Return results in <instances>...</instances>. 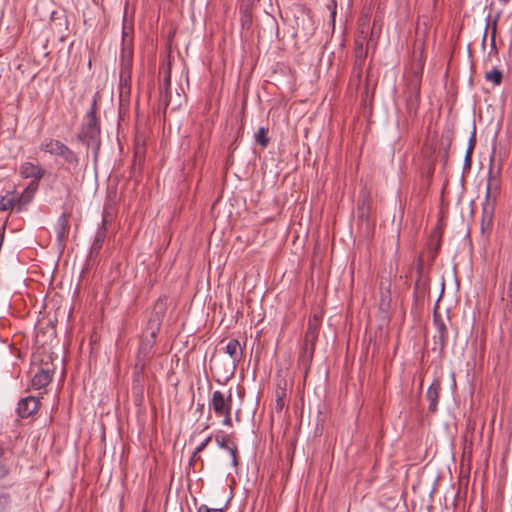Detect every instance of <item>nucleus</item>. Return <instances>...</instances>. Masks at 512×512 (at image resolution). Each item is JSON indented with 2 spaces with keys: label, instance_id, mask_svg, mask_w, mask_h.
<instances>
[{
  "label": "nucleus",
  "instance_id": "nucleus-24",
  "mask_svg": "<svg viewBox=\"0 0 512 512\" xmlns=\"http://www.w3.org/2000/svg\"><path fill=\"white\" fill-rule=\"evenodd\" d=\"M367 32L368 31L365 30L364 27H362V29L360 30L359 34L355 38V41H354L355 47H354V49L368 47Z\"/></svg>",
  "mask_w": 512,
  "mask_h": 512
},
{
  "label": "nucleus",
  "instance_id": "nucleus-31",
  "mask_svg": "<svg viewBox=\"0 0 512 512\" xmlns=\"http://www.w3.org/2000/svg\"><path fill=\"white\" fill-rule=\"evenodd\" d=\"M232 458V465L236 467L238 465V448L235 443H231V446H229V449L227 450Z\"/></svg>",
  "mask_w": 512,
  "mask_h": 512
},
{
  "label": "nucleus",
  "instance_id": "nucleus-35",
  "mask_svg": "<svg viewBox=\"0 0 512 512\" xmlns=\"http://www.w3.org/2000/svg\"><path fill=\"white\" fill-rule=\"evenodd\" d=\"M198 512H223L222 509L218 508H210L205 504H202L198 507Z\"/></svg>",
  "mask_w": 512,
  "mask_h": 512
},
{
  "label": "nucleus",
  "instance_id": "nucleus-36",
  "mask_svg": "<svg viewBox=\"0 0 512 512\" xmlns=\"http://www.w3.org/2000/svg\"><path fill=\"white\" fill-rule=\"evenodd\" d=\"M200 453H196V450L193 451L190 460H189V466H195L198 461L201 460Z\"/></svg>",
  "mask_w": 512,
  "mask_h": 512
},
{
  "label": "nucleus",
  "instance_id": "nucleus-21",
  "mask_svg": "<svg viewBox=\"0 0 512 512\" xmlns=\"http://www.w3.org/2000/svg\"><path fill=\"white\" fill-rule=\"evenodd\" d=\"M268 129L265 127H260L255 133V141L261 145V147L266 148L269 144V137L267 136Z\"/></svg>",
  "mask_w": 512,
  "mask_h": 512
},
{
  "label": "nucleus",
  "instance_id": "nucleus-40",
  "mask_svg": "<svg viewBox=\"0 0 512 512\" xmlns=\"http://www.w3.org/2000/svg\"><path fill=\"white\" fill-rule=\"evenodd\" d=\"M445 140H446V146H445V149L446 151H448V149L450 148L451 144H452V135H447L445 137Z\"/></svg>",
  "mask_w": 512,
  "mask_h": 512
},
{
  "label": "nucleus",
  "instance_id": "nucleus-1",
  "mask_svg": "<svg viewBox=\"0 0 512 512\" xmlns=\"http://www.w3.org/2000/svg\"><path fill=\"white\" fill-rule=\"evenodd\" d=\"M165 311V302L161 298H159L155 303L154 311L148 320L146 334L143 335L140 341L136 362L144 364L149 363L153 354V348L156 343V337L160 331Z\"/></svg>",
  "mask_w": 512,
  "mask_h": 512
},
{
  "label": "nucleus",
  "instance_id": "nucleus-4",
  "mask_svg": "<svg viewBox=\"0 0 512 512\" xmlns=\"http://www.w3.org/2000/svg\"><path fill=\"white\" fill-rule=\"evenodd\" d=\"M36 193V184L29 183L22 193H18L15 189L7 191L0 198V211H16L22 212L32 202Z\"/></svg>",
  "mask_w": 512,
  "mask_h": 512
},
{
  "label": "nucleus",
  "instance_id": "nucleus-26",
  "mask_svg": "<svg viewBox=\"0 0 512 512\" xmlns=\"http://www.w3.org/2000/svg\"><path fill=\"white\" fill-rule=\"evenodd\" d=\"M11 503V497L8 492L0 489V512H5Z\"/></svg>",
  "mask_w": 512,
  "mask_h": 512
},
{
  "label": "nucleus",
  "instance_id": "nucleus-16",
  "mask_svg": "<svg viewBox=\"0 0 512 512\" xmlns=\"http://www.w3.org/2000/svg\"><path fill=\"white\" fill-rule=\"evenodd\" d=\"M52 373L49 367L40 368L32 378V386L36 389L45 388L52 380Z\"/></svg>",
  "mask_w": 512,
  "mask_h": 512
},
{
  "label": "nucleus",
  "instance_id": "nucleus-8",
  "mask_svg": "<svg viewBox=\"0 0 512 512\" xmlns=\"http://www.w3.org/2000/svg\"><path fill=\"white\" fill-rule=\"evenodd\" d=\"M19 174L22 178H31L30 183L36 184V191L38 190L39 182L44 176V169L40 165L31 162H24L19 167Z\"/></svg>",
  "mask_w": 512,
  "mask_h": 512
},
{
  "label": "nucleus",
  "instance_id": "nucleus-34",
  "mask_svg": "<svg viewBox=\"0 0 512 512\" xmlns=\"http://www.w3.org/2000/svg\"><path fill=\"white\" fill-rule=\"evenodd\" d=\"M212 440V437L211 436H208L203 442H201L196 448V453H200L202 452L207 446L208 444L210 443V441Z\"/></svg>",
  "mask_w": 512,
  "mask_h": 512
},
{
  "label": "nucleus",
  "instance_id": "nucleus-2",
  "mask_svg": "<svg viewBox=\"0 0 512 512\" xmlns=\"http://www.w3.org/2000/svg\"><path fill=\"white\" fill-rule=\"evenodd\" d=\"M98 100L99 96L95 94L91 106L84 116L80 131L77 134V140L92 149L95 159L98 157L101 147V124L100 118L97 115L99 110Z\"/></svg>",
  "mask_w": 512,
  "mask_h": 512
},
{
  "label": "nucleus",
  "instance_id": "nucleus-15",
  "mask_svg": "<svg viewBox=\"0 0 512 512\" xmlns=\"http://www.w3.org/2000/svg\"><path fill=\"white\" fill-rule=\"evenodd\" d=\"M147 364L135 362L133 372L132 392L139 397L143 394L144 369Z\"/></svg>",
  "mask_w": 512,
  "mask_h": 512
},
{
  "label": "nucleus",
  "instance_id": "nucleus-9",
  "mask_svg": "<svg viewBox=\"0 0 512 512\" xmlns=\"http://www.w3.org/2000/svg\"><path fill=\"white\" fill-rule=\"evenodd\" d=\"M500 192V184L499 180L490 174L487 187H486V196L484 203V211L490 210L491 212L494 210L497 196Z\"/></svg>",
  "mask_w": 512,
  "mask_h": 512
},
{
  "label": "nucleus",
  "instance_id": "nucleus-25",
  "mask_svg": "<svg viewBox=\"0 0 512 512\" xmlns=\"http://www.w3.org/2000/svg\"><path fill=\"white\" fill-rule=\"evenodd\" d=\"M475 142H476V138H475V130H474L472 133V136L470 137L468 149L466 151L465 160H464L465 166H467V167L471 166L472 153H473V149L475 146Z\"/></svg>",
  "mask_w": 512,
  "mask_h": 512
},
{
  "label": "nucleus",
  "instance_id": "nucleus-3",
  "mask_svg": "<svg viewBox=\"0 0 512 512\" xmlns=\"http://www.w3.org/2000/svg\"><path fill=\"white\" fill-rule=\"evenodd\" d=\"M133 61L132 39L128 33L123 30L122 49L120 54V73H119V94L120 97H129L131 91V72Z\"/></svg>",
  "mask_w": 512,
  "mask_h": 512
},
{
  "label": "nucleus",
  "instance_id": "nucleus-33",
  "mask_svg": "<svg viewBox=\"0 0 512 512\" xmlns=\"http://www.w3.org/2000/svg\"><path fill=\"white\" fill-rule=\"evenodd\" d=\"M368 54V47L354 49V57L358 60H366Z\"/></svg>",
  "mask_w": 512,
  "mask_h": 512
},
{
  "label": "nucleus",
  "instance_id": "nucleus-20",
  "mask_svg": "<svg viewBox=\"0 0 512 512\" xmlns=\"http://www.w3.org/2000/svg\"><path fill=\"white\" fill-rule=\"evenodd\" d=\"M160 74H163V80L162 82L160 83L159 85V90L160 89H163V90H170V87H171V71H170V66H163L160 68Z\"/></svg>",
  "mask_w": 512,
  "mask_h": 512
},
{
  "label": "nucleus",
  "instance_id": "nucleus-7",
  "mask_svg": "<svg viewBox=\"0 0 512 512\" xmlns=\"http://www.w3.org/2000/svg\"><path fill=\"white\" fill-rule=\"evenodd\" d=\"M322 319L320 316L314 314L308 319L307 330L304 335L303 344L315 348L318 340L319 331L321 328Z\"/></svg>",
  "mask_w": 512,
  "mask_h": 512
},
{
  "label": "nucleus",
  "instance_id": "nucleus-6",
  "mask_svg": "<svg viewBox=\"0 0 512 512\" xmlns=\"http://www.w3.org/2000/svg\"><path fill=\"white\" fill-rule=\"evenodd\" d=\"M210 407L214 413L221 417L222 414H228L232 411V392L229 391L226 396L223 392L216 390L212 394Z\"/></svg>",
  "mask_w": 512,
  "mask_h": 512
},
{
  "label": "nucleus",
  "instance_id": "nucleus-32",
  "mask_svg": "<svg viewBox=\"0 0 512 512\" xmlns=\"http://www.w3.org/2000/svg\"><path fill=\"white\" fill-rule=\"evenodd\" d=\"M369 214V207L365 200L358 204V215L360 218H366Z\"/></svg>",
  "mask_w": 512,
  "mask_h": 512
},
{
  "label": "nucleus",
  "instance_id": "nucleus-41",
  "mask_svg": "<svg viewBox=\"0 0 512 512\" xmlns=\"http://www.w3.org/2000/svg\"><path fill=\"white\" fill-rule=\"evenodd\" d=\"M489 27V22L487 23V26H486V29H485V32H484V35H483V39H482V43L484 44L485 41H486V36H487V29Z\"/></svg>",
  "mask_w": 512,
  "mask_h": 512
},
{
  "label": "nucleus",
  "instance_id": "nucleus-11",
  "mask_svg": "<svg viewBox=\"0 0 512 512\" xmlns=\"http://www.w3.org/2000/svg\"><path fill=\"white\" fill-rule=\"evenodd\" d=\"M224 352L229 355L231 359V372L232 375L236 370L238 364L243 357V348L237 339H230L224 348Z\"/></svg>",
  "mask_w": 512,
  "mask_h": 512
},
{
  "label": "nucleus",
  "instance_id": "nucleus-43",
  "mask_svg": "<svg viewBox=\"0 0 512 512\" xmlns=\"http://www.w3.org/2000/svg\"><path fill=\"white\" fill-rule=\"evenodd\" d=\"M3 454H4V451H3V449L0 447V458H2Z\"/></svg>",
  "mask_w": 512,
  "mask_h": 512
},
{
  "label": "nucleus",
  "instance_id": "nucleus-22",
  "mask_svg": "<svg viewBox=\"0 0 512 512\" xmlns=\"http://www.w3.org/2000/svg\"><path fill=\"white\" fill-rule=\"evenodd\" d=\"M114 217V209L111 205H106L102 214V229L107 230V226L112 222Z\"/></svg>",
  "mask_w": 512,
  "mask_h": 512
},
{
  "label": "nucleus",
  "instance_id": "nucleus-17",
  "mask_svg": "<svg viewBox=\"0 0 512 512\" xmlns=\"http://www.w3.org/2000/svg\"><path fill=\"white\" fill-rule=\"evenodd\" d=\"M56 234H57V240L59 242H64L68 236L69 232V220H68V214L62 213L56 222Z\"/></svg>",
  "mask_w": 512,
  "mask_h": 512
},
{
  "label": "nucleus",
  "instance_id": "nucleus-42",
  "mask_svg": "<svg viewBox=\"0 0 512 512\" xmlns=\"http://www.w3.org/2000/svg\"><path fill=\"white\" fill-rule=\"evenodd\" d=\"M509 295L512 297V283H510L509 289H508Z\"/></svg>",
  "mask_w": 512,
  "mask_h": 512
},
{
  "label": "nucleus",
  "instance_id": "nucleus-19",
  "mask_svg": "<svg viewBox=\"0 0 512 512\" xmlns=\"http://www.w3.org/2000/svg\"><path fill=\"white\" fill-rule=\"evenodd\" d=\"M107 237V230L99 228L96 232L94 241L90 249V257L97 256L103 247L104 241Z\"/></svg>",
  "mask_w": 512,
  "mask_h": 512
},
{
  "label": "nucleus",
  "instance_id": "nucleus-39",
  "mask_svg": "<svg viewBox=\"0 0 512 512\" xmlns=\"http://www.w3.org/2000/svg\"><path fill=\"white\" fill-rule=\"evenodd\" d=\"M223 419V425L225 426H232V419H231V413L228 414H222Z\"/></svg>",
  "mask_w": 512,
  "mask_h": 512
},
{
  "label": "nucleus",
  "instance_id": "nucleus-37",
  "mask_svg": "<svg viewBox=\"0 0 512 512\" xmlns=\"http://www.w3.org/2000/svg\"><path fill=\"white\" fill-rule=\"evenodd\" d=\"M496 29H497V18L493 21L492 27H491V43H492V45H495Z\"/></svg>",
  "mask_w": 512,
  "mask_h": 512
},
{
  "label": "nucleus",
  "instance_id": "nucleus-44",
  "mask_svg": "<svg viewBox=\"0 0 512 512\" xmlns=\"http://www.w3.org/2000/svg\"><path fill=\"white\" fill-rule=\"evenodd\" d=\"M500 1H501V2H503V3H507V2H509L510 0H500Z\"/></svg>",
  "mask_w": 512,
  "mask_h": 512
},
{
  "label": "nucleus",
  "instance_id": "nucleus-23",
  "mask_svg": "<svg viewBox=\"0 0 512 512\" xmlns=\"http://www.w3.org/2000/svg\"><path fill=\"white\" fill-rule=\"evenodd\" d=\"M502 78V72L497 68H494L491 71L485 73V79L487 81L493 82V84L496 86L501 84Z\"/></svg>",
  "mask_w": 512,
  "mask_h": 512
},
{
  "label": "nucleus",
  "instance_id": "nucleus-12",
  "mask_svg": "<svg viewBox=\"0 0 512 512\" xmlns=\"http://www.w3.org/2000/svg\"><path fill=\"white\" fill-rule=\"evenodd\" d=\"M314 352H315V348H313V347L305 346V345L301 346V350L298 355L297 365H298V368L303 371L305 378L307 377V375L309 373L311 363H312V360L314 357Z\"/></svg>",
  "mask_w": 512,
  "mask_h": 512
},
{
  "label": "nucleus",
  "instance_id": "nucleus-38",
  "mask_svg": "<svg viewBox=\"0 0 512 512\" xmlns=\"http://www.w3.org/2000/svg\"><path fill=\"white\" fill-rule=\"evenodd\" d=\"M328 7H329V9L331 11L332 21L334 22L335 21V16H336V7H337L336 1L332 0L331 4Z\"/></svg>",
  "mask_w": 512,
  "mask_h": 512
},
{
  "label": "nucleus",
  "instance_id": "nucleus-18",
  "mask_svg": "<svg viewBox=\"0 0 512 512\" xmlns=\"http://www.w3.org/2000/svg\"><path fill=\"white\" fill-rule=\"evenodd\" d=\"M417 280L415 282L414 291L416 294H424L428 287V279L424 276L423 260L419 258L417 264Z\"/></svg>",
  "mask_w": 512,
  "mask_h": 512
},
{
  "label": "nucleus",
  "instance_id": "nucleus-29",
  "mask_svg": "<svg viewBox=\"0 0 512 512\" xmlns=\"http://www.w3.org/2000/svg\"><path fill=\"white\" fill-rule=\"evenodd\" d=\"M364 64L365 60L354 59L352 74L357 78L358 81L361 80Z\"/></svg>",
  "mask_w": 512,
  "mask_h": 512
},
{
  "label": "nucleus",
  "instance_id": "nucleus-28",
  "mask_svg": "<svg viewBox=\"0 0 512 512\" xmlns=\"http://www.w3.org/2000/svg\"><path fill=\"white\" fill-rule=\"evenodd\" d=\"M215 441L221 449H225V450H228L229 446H231V443H232L230 441L229 435H225V434H217L215 436Z\"/></svg>",
  "mask_w": 512,
  "mask_h": 512
},
{
  "label": "nucleus",
  "instance_id": "nucleus-10",
  "mask_svg": "<svg viewBox=\"0 0 512 512\" xmlns=\"http://www.w3.org/2000/svg\"><path fill=\"white\" fill-rule=\"evenodd\" d=\"M40 407L38 397L27 396L18 402L17 414L21 418H28L34 415Z\"/></svg>",
  "mask_w": 512,
  "mask_h": 512
},
{
  "label": "nucleus",
  "instance_id": "nucleus-14",
  "mask_svg": "<svg viewBox=\"0 0 512 512\" xmlns=\"http://www.w3.org/2000/svg\"><path fill=\"white\" fill-rule=\"evenodd\" d=\"M434 325L437 330V335L434 338L437 339L439 349L442 351L448 342V329L445 321L436 312L434 313Z\"/></svg>",
  "mask_w": 512,
  "mask_h": 512
},
{
  "label": "nucleus",
  "instance_id": "nucleus-5",
  "mask_svg": "<svg viewBox=\"0 0 512 512\" xmlns=\"http://www.w3.org/2000/svg\"><path fill=\"white\" fill-rule=\"evenodd\" d=\"M40 149L62 159L65 164V170L68 172L76 171L79 167L80 159L78 154L60 140L47 139L41 144Z\"/></svg>",
  "mask_w": 512,
  "mask_h": 512
},
{
  "label": "nucleus",
  "instance_id": "nucleus-13",
  "mask_svg": "<svg viewBox=\"0 0 512 512\" xmlns=\"http://www.w3.org/2000/svg\"><path fill=\"white\" fill-rule=\"evenodd\" d=\"M440 391H441V381L440 379L436 378L431 383V385L428 387L426 392V398L429 402L428 410L430 413H435L437 411V406L439 402L440 397Z\"/></svg>",
  "mask_w": 512,
  "mask_h": 512
},
{
  "label": "nucleus",
  "instance_id": "nucleus-30",
  "mask_svg": "<svg viewBox=\"0 0 512 512\" xmlns=\"http://www.w3.org/2000/svg\"><path fill=\"white\" fill-rule=\"evenodd\" d=\"M159 98H160V103L164 106V108H167V106L170 103V98H171L170 90L166 91V90L160 89L159 90Z\"/></svg>",
  "mask_w": 512,
  "mask_h": 512
},
{
  "label": "nucleus",
  "instance_id": "nucleus-27",
  "mask_svg": "<svg viewBox=\"0 0 512 512\" xmlns=\"http://www.w3.org/2000/svg\"><path fill=\"white\" fill-rule=\"evenodd\" d=\"M286 397V390L285 389H279L276 391V401H275V409L278 412H281L285 405V399Z\"/></svg>",
  "mask_w": 512,
  "mask_h": 512
}]
</instances>
